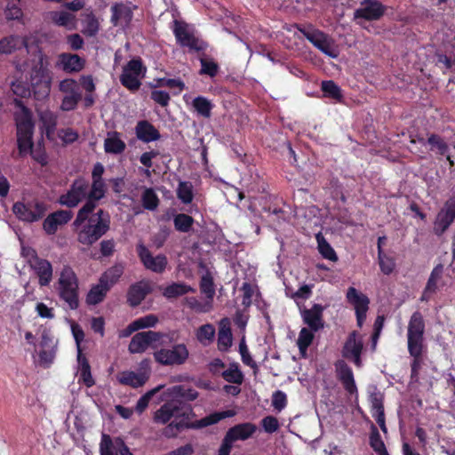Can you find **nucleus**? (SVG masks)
<instances>
[{
  "instance_id": "nucleus-1",
  "label": "nucleus",
  "mask_w": 455,
  "mask_h": 455,
  "mask_svg": "<svg viewBox=\"0 0 455 455\" xmlns=\"http://www.w3.org/2000/svg\"><path fill=\"white\" fill-rule=\"evenodd\" d=\"M18 72H28L30 87L36 100L46 99L51 92L52 74L48 68L49 63L38 46L31 51L27 60L14 61Z\"/></svg>"
},
{
  "instance_id": "nucleus-61",
  "label": "nucleus",
  "mask_w": 455,
  "mask_h": 455,
  "mask_svg": "<svg viewBox=\"0 0 455 455\" xmlns=\"http://www.w3.org/2000/svg\"><path fill=\"white\" fill-rule=\"evenodd\" d=\"M81 99V93H72V94H65L62 102H61V109L64 111H69L74 109L79 100Z\"/></svg>"
},
{
  "instance_id": "nucleus-30",
  "label": "nucleus",
  "mask_w": 455,
  "mask_h": 455,
  "mask_svg": "<svg viewBox=\"0 0 455 455\" xmlns=\"http://www.w3.org/2000/svg\"><path fill=\"white\" fill-rule=\"evenodd\" d=\"M59 63L64 71L71 73L81 71L85 61L76 54L61 53L59 56Z\"/></svg>"
},
{
  "instance_id": "nucleus-56",
  "label": "nucleus",
  "mask_w": 455,
  "mask_h": 455,
  "mask_svg": "<svg viewBox=\"0 0 455 455\" xmlns=\"http://www.w3.org/2000/svg\"><path fill=\"white\" fill-rule=\"evenodd\" d=\"M223 378L231 383L240 384L243 381V374L236 364H231L222 372Z\"/></svg>"
},
{
  "instance_id": "nucleus-2",
  "label": "nucleus",
  "mask_w": 455,
  "mask_h": 455,
  "mask_svg": "<svg viewBox=\"0 0 455 455\" xmlns=\"http://www.w3.org/2000/svg\"><path fill=\"white\" fill-rule=\"evenodd\" d=\"M79 243L91 246L103 236L110 227L109 214L101 209L97 212L92 203L84 204L73 223Z\"/></svg>"
},
{
  "instance_id": "nucleus-36",
  "label": "nucleus",
  "mask_w": 455,
  "mask_h": 455,
  "mask_svg": "<svg viewBox=\"0 0 455 455\" xmlns=\"http://www.w3.org/2000/svg\"><path fill=\"white\" fill-rule=\"evenodd\" d=\"M106 185L103 180H92V186H89L88 200L85 204L92 203L96 208V202L105 196Z\"/></svg>"
},
{
  "instance_id": "nucleus-31",
  "label": "nucleus",
  "mask_w": 455,
  "mask_h": 455,
  "mask_svg": "<svg viewBox=\"0 0 455 455\" xmlns=\"http://www.w3.org/2000/svg\"><path fill=\"white\" fill-rule=\"evenodd\" d=\"M111 22L114 26L126 27L132 20V11L124 4H115L111 7Z\"/></svg>"
},
{
  "instance_id": "nucleus-47",
  "label": "nucleus",
  "mask_w": 455,
  "mask_h": 455,
  "mask_svg": "<svg viewBox=\"0 0 455 455\" xmlns=\"http://www.w3.org/2000/svg\"><path fill=\"white\" fill-rule=\"evenodd\" d=\"M314 331L310 328H302L299 333V337L297 339V345L300 354L305 355L307 353V347L311 345L314 339Z\"/></svg>"
},
{
  "instance_id": "nucleus-41",
  "label": "nucleus",
  "mask_w": 455,
  "mask_h": 455,
  "mask_svg": "<svg viewBox=\"0 0 455 455\" xmlns=\"http://www.w3.org/2000/svg\"><path fill=\"white\" fill-rule=\"evenodd\" d=\"M234 415H235V412L233 411L214 412V413H212V414L203 418L202 419L196 421L194 424V427H198V428L208 427V426L218 423L219 421H220L223 419L233 417Z\"/></svg>"
},
{
  "instance_id": "nucleus-55",
  "label": "nucleus",
  "mask_w": 455,
  "mask_h": 455,
  "mask_svg": "<svg viewBox=\"0 0 455 455\" xmlns=\"http://www.w3.org/2000/svg\"><path fill=\"white\" fill-rule=\"evenodd\" d=\"M162 388H163V386L160 385V386L149 390L144 395H142L137 402V404L135 407L136 411L139 413H142L148 406V403H149L150 400L152 399V397L157 392H159Z\"/></svg>"
},
{
  "instance_id": "nucleus-33",
  "label": "nucleus",
  "mask_w": 455,
  "mask_h": 455,
  "mask_svg": "<svg viewBox=\"0 0 455 455\" xmlns=\"http://www.w3.org/2000/svg\"><path fill=\"white\" fill-rule=\"evenodd\" d=\"M150 292V286L147 283H139L132 285L128 292V302L131 306H138Z\"/></svg>"
},
{
  "instance_id": "nucleus-19",
  "label": "nucleus",
  "mask_w": 455,
  "mask_h": 455,
  "mask_svg": "<svg viewBox=\"0 0 455 455\" xmlns=\"http://www.w3.org/2000/svg\"><path fill=\"white\" fill-rule=\"evenodd\" d=\"M362 338L353 331L347 338L342 349L343 357L349 359L358 367L361 366V353L363 350Z\"/></svg>"
},
{
  "instance_id": "nucleus-3",
  "label": "nucleus",
  "mask_w": 455,
  "mask_h": 455,
  "mask_svg": "<svg viewBox=\"0 0 455 455\" xmlns=\"http://www.w3.org/2000/svg\"><path fill=\"white\" fill-rule=\"evenodd\" d=\"M16 110L14 113L17 144L19 153L21 156L28 154L33 147L34 123L30 110L21 101H15Z\"/></svg>"
},
{
  "instance_id": "nucleus-42",
  "label": "nucleus",
  "mask_w": 455,
  "mask_h": 455,
  "mask_svg": "<svg viewBox=\"0 0 455 455\" xmlns=\"http://www.w3.org/2000/svg\"><path fill=\"white\" fill-rule=\"evenodd\" d=\"M428 144L430 145V149L435 151L437 154L442 156L446 155V158L449 161L451 165H453V161L451 159V156L447 155L449 150L448 144L439 136L432 134L429 136L427 140Z\"/></svg>"
},
{
  "instance_id": "nucleus-27",
  "label": "nucleus",
  "mask_w": 455,
  "mask_h": 455,
  "mask_svg": "<svg viewBox=\"0 0 455 455\" xmlns=\"http://www.w3.org/2000/svg\"><path fill=\"white\" fill-rule=\"evenodd\" d=\"M336 371L344 388L350 394H356L357 387L351 368L344 361H339L336 363Z\"/></svg>"
},
{
  "instance_id": "nucleus-45",
  "label": "nucleus",
  "mask_w": 455,
  "mask_h": 455,
  "mask_svg": "<svg viewBox=\"0 0 455 455\" xmlns=\"http://www.w3.org/2000/svg\"><path fill=\"white\" fill-rule=\"evenodd\" d=\"M191 291L193 289L188 285L182 283H173L164 289L163 295L167 299H174Z\"/></svg>"
},
{
  "instance_id": "nucleus-5",
  "label": "nucleus",
  "mask_w": 455,
  "mask_h": 455,
  "mask_svg": "<svg viewBox=\"0 0 455 455\" xmlns=\"http://www.w3.org/2000/svg\"><path fill=\"white\" fill-rule=\"evenodd\" d=\"M425 322L419 312H414L408 323L407 343L409 354L419 358L423 352Z\"/></svg>"
},
{
  "instance_id": "nucleus-24",
  "label": "nucleus",
  "mask_w": 455,
  "mask_h": 455,
  "mask_svg": "<svg viewBox=\"0 0 455 455\" xmlns=\"http://www.w3.org/2000/svg\"><path fill=\"white\" fill-rule=\"evenodd\" d=\"M72 218L70 211L60 210L50 214L44 221V231L49 235L56 233L58 228L68 222Z\"/></svg>"
},
{
  "instance_id": "nucleus-6",
  "label": "nucleus",
  "mask_w": 455,
  "mask_h": 455,
  "mask_svg": "<svg viewBox=\"0 0 455 455\" xmlns=\"http://www.w3.org/2000/svg\"><path fill=\"white\" fill-rule=\"evenodd\" d=\"M165 403L154 413L153 419L157 424H166L172 418L189 419L194 415L189 404L177 403L172 397L164 395Z\"/></svg>"
},
{
  "instance_id": "nucleus-11",
  "label": "nucleus",
  "mask_w": 455,
  "mask_h": 455,
  "mask_svg": "<svg viewBox=\"0 0 455 455\" xmlns=\"http://www.w3.org/2000/svg\"><path fill=\"white\" fill-rule=\"evenodd\" d=\"M165 337V334L153 331L138 332L132 338L128 346V351L131 354H142L148 347H156L162 345V340Z\"/></svg>"
},
{
  "instance_id": "nucleus-52",
  "label": "nucleus",
  "mask_w": 455,
  "mask_h": 455,
  "mask_svg": "<svg viewBox=\"0 0 455 455\" xmlns=\"http://www.w3.org/2000/svg\"><path fill=\"white\" fill-rule=\"evenodd\" d=\"M173 222L178 231L188 232L191 228L194 220L187 214L180 213L174 217Z\"/></svg>"
},
{
  "instance_id": "nucleus-62",
  "label": "nucleus",
  "mask_w": 455,
  "mask_h": 455,
  "mask_svg": "<svg viewBox=\"0 0 455 455\" xmlns=\"http://www.w3.org/2000/svg\"><path fill=\"white\" fill-rule=\"evenodd\" d=\"M12 91L17 96L27 98L31 95L32 90L28 87L22 81L16 80L12 83Z\"/></svg>"
},
{
  "instance_id": "nucleus-20",
  "label": "nucleus",
  "mask_w": 455,
  "mask_h": 455,
  "mask_svg": "<svg viewBox=\"0 0 455 455\" xmlns=\"http://www.w3.org/2000/svg\"><path fill=\"white\" fill-rule=\"evenodd\" d=\"M29 265L38 277V283L41 286H47L52 279V264L44 259L33 255L29 259Z\"/></svg>"
},
{
  "instance_id": "nucleus-26",
  "label": "nucleus",
  "mask_w": 455,
  "mask_h": 455,
  "mask_svg": "<svg viewBox=\"0 0 455 455\" xmlns=\"http://www.w3.org/2000/svg\"><path fill=\"white\" fill-rule=\"evenodd\" d=\"M149 378V371H143L136 373L132 371H124L116 376L117 381L125 386L137 388L142 387Z\"/></svg>"
},
{
  "instance_id": "nucleus-53",
  "label": "nucleus",
  "mask_w": 455,
  "mask_h": 455,
  "mask_svg": "<svg viewBox=\"0 0 455 455\" xmlns=\"http://www.w3.org/2000/svg\"><path fill=\"white\" fill-rule=\"evenodd\" d=\"M188 306L197 313H208L210 312L213 306L212 300L207 299L205 301H199L195 298H190L187 299Z\"/></svg>"
},
{
  "instance_id": "nucleus-49",
  "label": "nucleus",
  "mask_w": 455,
  "mask_h": 455,
  "mask_svg": "<svg viewBox=\"0 0 455 455\" xmlns=\"http://www.w3.org/2000/svg\"><path fill=\"white\" fill-rule=\"evenodd\" d=\"M142 205L145 209L155 211L159 205V198L153 188H145L141 195Z\"/></svg>"
},
{
  "instance_id": "nucleus-16",
  "label": "nucleus",
  "mask_w": 455,
  "mask_h": 455,
  "mask_svg": "<svg viewBox=\"0 0 455 455\" xmlns=\"http://www.w3.org/2000/svg\"><path fill=\"white\" fill-rule=\"evenodd\" d=\"M138 254L146 268L156 273H163L166 268L168 260L164 255L153 256L143 244L138 246Z\"/></svg>"
},
{
  "instance_id": "nucleus-29",
  "label": "nucleus",
  "mask_w": 455,
  "mask_h": 455,
  "mask_svg": "<svg viewBox=\"0 0 455 455\" xmlns=\"http://www.w3.org/2000/svg\"><path fill=\"white\" fill-rule=\"evenodd\" d=\"M233 344V336L230 328V320L223 318L220 322L218 333V347L220 351H228Z\"/></svg>"
},
{
  "instance_id": "nucleus-44",
  "label": "nucleus",
  "mask_w": 455,
  "mask_h": 455,
  "mask_svg": "<svg viewBox=\"0 0 455 455\" xmlns=\"http://www.w3.org/2000/svg\"><path fill=\"white\" fill-rule=\"evenodd\" d=\"M197 340L204 346H207L212 342L215 337V328L211 323L200 326L196 331Z\"/></svg>"
},
{
  "instance_id": "nucleus-34",
  "label": "nucleus",
  "mask_w": 455,
  "mask_h": 455,
  "mask_svg": "<svg viewBox=\"0 0 455 455\" xmlns=\"http://www.w3.org/2000/svg\"><path fill=\"white\" fill-rule=\"evenodd\" d=\"M125 143L121 140L120 134L113 132H108L104 141V148L107 153L120 154L124 151Z\"/></svg>"
},
{
  "instance_id": "nucleus-38",
  "label": "nucleus",
  "mask_w": 455,
  "mask_h": 455,
  "mask_svg": "<svg viewBox=\"0 0 455 455\" xmlns=\"http://www.w3.org/2000/svg\"><path fill=\"white\" fill-rule=\"evenodd\" d=\"M124 273V266L115 265L108 268L100 278V282L110 289L121 277Z\"/></svg>"
},
{
  "instance_id": "nucleus-63",
  "label": "nucleus",
  "mask_w": 455,
  "mask_h": 455,
  "mask_svg": "<svg viewBox=\"0 0 455 455\" xmlns=\"http://www.w3.org/2000/svg\"><path fill=\"white\" fill-rule=\"evenodd\" d=\"M379 262L380 269L385 275H389L395 268L394 259L385 254H382L380 251L379 254Z\"/></svg>"
},
{
  "instance_id": "nucleus-46",
  "label": "nucleus",
  "mask_w": 455,
  "mask_h": 455,
  "mask_svg": "<svg viewBox=\"0 0 455 455\" xmlns=\"http://www.w3.org/2000/svg\"><path fill=\"white\" fill-rule=\"evenodd\" d=\"M192 106L198 115L209 118L211 116V112L213 108L212 103L203 96H198L195 98L192 101Z\"/></svg>"
},
{
  "instance_id": "nucleus-57",
  "label": "nucleus",
  "mask_w": 455,
  "mask_h": 455,
  "mask_svg": "<svg viewBox=\"0 0 455 455\" xmlns=\"http://www.w3.org/2000/svg\"><path fill=\"white\" fill-rule=\"evenodd\" d=\"M132 322L134 328L139 331L141 329L151 328L156 326V324L158 323V317L155 315L150 314L140 317Z\"/></svg>"
},
{
  "instance_id": "nucleus-8",
  "label": "nucleus",
  "mask_w": 455,
  "mask_h": 455,
  "mask_svg": "<svg viewBox=\"0 0 455 455\" xmlns=\"http://www.w3.org/2000/svg\"><path fill=\"white\" fill-rule=\"evenodd\" d=\"M256 430L257 427L250 422L238 424L229 428L221 442L218 455H230L235 442L249 439Z\"/></svg>"
},
{
  "instance_id": "nucleus-37",
  "label": "nucleus",
  "mask_w": 455,
  "mask_h": 455,
  "mask_svg": "<svg viewBox=\"0 0 455 455\" xmlns=\"http://www.w3.org/2000/svg\"><path fill=\"white\" fill-rule=\"evenodd\" d=\"M77 360L79 363V380L83 381L88 387H92L95 382L91 373V367L87 359L82 356L81 350L77 355Z\"/></svg>"
},
{
  "instance_id": "nucleus-39",
  "label": "nucleus",
  "mask_w": 455,
  "mask_h": 455,
  "mask_svg": "<svg viewBox=\"0 0 455 455\" xmlns=\"http://www.w3.org/2000/svg\"><path fill=\"white\" fill-rule=\"evenodd\" d=\"M82 33L86 36H94L100 30V22L92 12L84 14Z\"/></svg>"
},
{
  "instance_id": "nucleus-35",
  "label": "nucleus",
  "mask_w": 455,
  "mask_h": 455,
  "mask_svg": "<svg viewBox=\"0 0 455 455\" xmlns=\"http://www.w3.org/2000/svg\"><path fill=\"white\" fill-rule=\"evenodd\" d=\"M443 275V266H436L431 272L427 285L424 289L421 300H427L429 297L435 292L437 289V283Z\"/></svg>"
},
{
  "instance_id": "nucleus-58",
  "label": "nucleus",
  "mask_w": 455,
  "mask_h": 455,
  "mask_svg": "<svg viewBox=\"0 0 455 455\" xmlns=\"http://www.w3.org/2000/svg\"><path fill=\"white\" fill-rule=\"evenodd\" d=\"M201 291L204 293L207 299L212 300V298L215 293V289L213 285V280L210 274L204 275L200 283Z\"/></svg>"
},
{
  "instance_id": "nucleus-13",
  "label": "nucleus",
  "mask_w": 455,
  "mask_h": 455,
  "mask_svg": "<svg viewBox=\"0 0 455 455\" xmlns=\"http://www.w3.org/2000/svg\"><path fill=\"white\" fill-rule=\"evenodd\" d=\"M89 193V183L84 180L79 179L75 180L70 189L62 195L59 202L67 207H76L79 203L87 199Z\"/></svg>"
},
{
  "instance_id": "nucleus-32",
  "label": "nucleus",
  "mask_w": 455,
  "mask_h": 455,
  "mask_svg": "<svg viewBox=\"0 0 455 455\" xmlns=\"http://www.w3.org/2000/svg\"><path fill=\"white\" fill-rule=\"evenodd\" d=\"M137 138L143 142H151L160 138L159 132L148 121H140L135 127Z\"/></svg>"
},
{
  "instance_id": "nucleus-14",
  "label": "nucleus",
  "mask_w": 455,
  "mask_h": 455,
  "mask_svg": "<svg viewBox=\"0 0 455 455\" xmlns=\"http://www.w3.org/2000/svg\"><path fill=\"white\" fill-rule=\"evenodd\" d=\"M347 299L354 306L357 325L361 327L366 319V313L369 309L370 299L366 295L358 291L354 287L348 288L347 291Z\"/></svg>"
},
{
  "instance_id": "nucleus-17",
  "label": "nucleus",
  "mask_w": 455,
  "mask_h": 455,
  "mask_svg": "<svg viewBox=\"0 0 455 455\" xmlns=\"http://www.w3.org/2000/svg\"><path fill=\"white\" fill-rule=\"evenodd\" d=\"M455 220V195L450 197L439 212L435 223L436 234H443Z\"/></svg>"
},
{
  "instance_id": "nucleus-21",
  "label": "nucleus",
  "mask_w": 455,
  "mask_h": 455,
  "mask_svg": "<svg viewBox=\"0 0 455 455\" xmlns=\"http://www.w3.org/2000/svg\"><path fill=\"white\" fill-rule=\"evenodd\" d=\"M323 307L315 304L311 308H300V315L305 324L312 331H317L323 327Z\"/></svg>"
},
{
  "instance_id": "nucleus-43",
  "label": "nucleus",
  "mask_w": 455,
  "mask_h": 455,
  "mask_svg": "<svg viewBox=\"0 0 455 455\" xmlns=\"http://www.w3.org/2000/svg\"><path fill=\"white\" fill-rule=\"evenodd\" d=\"M40 121L43 124L46 136L50 138L55 131L57 125V116L50 110H44L40 113Z\"/></svg>"
},
{
  "instance_id": "nucleus-64",
  "label": "nucleus",
  "mask_w": 455,
  "mask_h": 455,
  "mask_svg": "<svg viewBox=\"0 0 455 455\" xmlns=\"http://www.w3.org/2000/svg\"><path fill=\"white\" fill-rule=\"evenodd\" d=\"M59 89L65 94L77 93L79 92L76 82L73 79H64L59 84Z\"/></svg>"
},
{
  "instance_id": "nucleus-18",
  "label": "nucleus",
  "mask_w": 455,
  "mask_h": 455,
  "mask_svg": "<svg viewBox=\"0 0 455 455\" xmlns=\"http://www.w3.org/2000/svg\"><path fill=\"white\" fill-rule=\"evenodd\" d=\"M173 32L177 41L182 45L192 50L200 51L204 48V44L197 39L189 30L188 25L174 21Z\"/></svg>"
},
{
  "instance_id": "nucleus-28",
  "label": "nucleus",
  "mask_w": 455,
  "mask_h": 455,
  "mask_svg": "<svg viewBox=\"0 0 455 455\" xmlns=\"http://www.w3.org/2000/svg\"><path fill=\"white\" fill-rule=\"evenodd\" d=\"M50 19L55 25L63 27L68 30H76L77 28L76 16L68 11L61 10L51 12Z\"/></svg>"
},
{
  "instance_id": "nucleus-51",
  "label": "nucleus",
  "mask_w": 455,
  "mask_h": 455,
  "mask_svg": "<svg viewBox=\"0 0 455 455\" xmlns=\"http://www.w3.org/2000/svg\"><path fill=\"white\" fill-rule=\"evenodd\" d=\"M370 445L378 455L387 452L385 443L382 441L378 429L375 427H371V433L370 435Z\"/></svg>"
},
{
  "instance_id": "nucleus-25",
  "label": "nucleus",
  "mask_w": 455,
  "mask_h": 455,
  "mask_svg": "<svg viewBox=\"0 0 455 455\" xmlns=\"http://www.w3.org/2000/svg\"><path fill=\"white\" fill-rule=\"evenodd\" d=\"M163 395L172 397L177 403L188 404L186 402H192L198 397V392L185 386H173L169 387Z\"/></svg>"
},
{
  "instance_id": "nucleus-40",
  "label": "nucleus",
  "mask_w": 455,
  "mask_h": 455,
  "mask_svg": "<svg viewBox=\"0 0 455 455\" xmlns=\"http://www.w3.org/2000/svg\"><path fill=\"white\" fill-rule=\"evenodd\" d=\"M109 289L102 283H99L92 286L86 296V303L88 305H97L106 297Z\"/></svg>"
},
{
  "instance_id": "nucleus-10",
  "label": "nucleus",
  "mask_w": 455,
  "mask_h": 455,
  "mask_svg": "<svg viewBox=\"0 0 455 455\" xmlns=\"http://www.w3.org/2000/svg\"><path fill=\"white\" fill-rule=\"evenodd\" d=\"M153 356L161 365L174 366L184 364L188 359L189 352L185 344L179 343L171 347L156 350Z\"/></svg>"
},
{
  "instance_id": "nucleus-9",
  "label": "nucleus",
  "mask_w": 455,
  "mask_h": 455,
  "mask_svg": "<svg viewBox=\"0 0 455 455\" xmlns=\"http://www.w3.org/2000/svg\"><path fill=\"white\" fill-rule=\"evenodd\" d=\"M147 68L143 65L140 59L130 60L124 68L120 76L121 84L129 91L137 92L141 80L145 77Z\"/></svg>"
},
{
  "instance_id": "nucleus-50",
  "label": "nucleus",
  "mask_w": 455,
  "mask_h": 455,
  "mask_svg": "<svg viewBox=\"0 0 455 455\" xmlns=\"http://www.w3.org/2000/svg\"><path fill=\"white\" fill-rule=\"evenodd\" d=\"M318 250L322 256L329 260L337 261L338 257L332 247L327 243L320 234L316 235Z\"/></svg>"
},
{
  "instance_id": "nucleus-12",
  "label": "nucleus",
  "mask_w": 455,
  "mask_h": 455,
  "mask_svg": "<svg viewBox=\"0 0 455 455\" xmlns=\"http://www.w3.org/2000/svg\"><path fill=\"white\" fill-rule=\"evenodd\" d=\"M47 208L38 200H33L27 204L17 202L13 204L12 212L16 217L23 221L34 222L43 218Z\"/></svg>"
},
{
  "instance_id": "nucleus-60",
  "label": "nucleus",
  "mask_w": 455,
  "mask_h": 455,
  "mask_svg": "<svg viewBox=\"0 0 455 455\" xmlns=\"http://www.w3.org/2000/svg\"><path fill=\"white\" fill-rule=\"evenodd\" d=\"M239 352H240L242 361L243 362V363H245L246 365H248L253 369H257V364L249 353L248 347L245 343L244 336H243L241 339V341L239 344Z\"/></svg>"
},
{
  "instance_id": "nucleus-23",
  "label": "nucleus",
  "mask_w": 455,
  "mask_h": 455,
  "mask_svg": "<svg viewBox=\"0 0 455 455\" xmlns=\"http://www.w3.org/2000/svg\"><path fill=\"white\" fill-rule=\"evenodd\" d=\"M24 46L27 49L28 57H30L31 51L35 49L36 45L28 46L27 38H23L18 36H9L0 40V54H12L16 50Z\"/></svg>"
},
{
  "instance_id": "nucleus-22",
  "label": "nucleus",
  "mask_w": 455,
  "mask_h": 455,
  "mask_svg": "<svg viewBox=\"0 0 455 455\" xmlns=\"http://www.w3.org/2000/svg\"><path fill=\"white\" fill-rule=\"evenodd\" d=\"M385 12V7L378 1L365 0L360 8L355 12V18H363L367 20H379Z\"/></svg>"
},
{
  "instance_id": "nucleus-48",
  "label": "nucleus",
  "mask_w": 455,
  "mask_h": 455,
  "mask_svg": "<svg viewBox=\"0 0 455 455\" xmlns=\"http://www.w3.org/2000/svg\"><path fill=\"white\" fill-rule=\"evenodd\" d=\"M176 194L183 204H190L194 198L193 185L188 181H180Z\"/></svg>"
},
{
  "instance_id": "nucleus-15",
  "label": "nucleus",
  "mask_w": 455,
  "mask_h": 455,
  "mask_svg": "<svg viewBox=\"0 0 455 455\" xmlns=\"http://www.w3.org/2000/svg\"><path fill=\"white\" fill-rule=\"evenodd\" d=\"M133 455L129 447L120 437L112 439L108 435L102 434L100 443V455Z\"/></svg>"
},
{
  "instance_id": "nucleus-4",
  "label": "nucleus",
  "mask_w": 455,
  "mask_h": 455,
  "mask_svg": "<svg viewBox=\"0 0 455 455\" xmlns=\"http://www.w3.org/2000/svg\"><path fill=\"white\" fill-rule=\"evenodd\" d=\"M78 278L74 269L64 266L58 275L56 290L60 298L64 300L72 310L79 307Z\"/></svg>"
},
{
  "instance_id": "nucleus-59",
  "label": "nucleus",
  "mask_w": 455,
  "mask_h": 455,
  "mask_svg": "<svg viewBox=\"0 0 455 455\" xmlns=\"http://www.w3.org/2000/svg\"><path fill=\"white\" fill-rule=\"evenodd\" d=\"M371 409L372 417L384 414L383 399L379 394H372L370 396Z\"/></svg>"
},
{
  "instance_id": "nucleus-7",
  "label": "nucleus",
  "mask_w": 455,
  "mask_h": 455,
  "mask_svg": "<svg viewBox=\"0 0 455 455\" xmlns=\"http://www.w3.org/2000/svg\"><path fill=\"white\" fill-rule=\"evenodd\" d=\"M299 31L315 48L321 51L323 54L332 59L338 58L339 54V46L331 36L314 28H303L299 29Z\"/></svg>"
},
{
  "instance_id": "nucleus-54",
  "label": "nucleus",
  "mask_w": 455,
  "mask_h": 455,
  "mask_svg": "<svg viewBox=\"0 0 455 455\" xmlns=\"http://www.w3.org/2000/svg\"><path fill=\"white\" fill-rule=\"evenodd\" d=\"M322 90L326 97L339 100L342 98L340 88L333 81H323Z\"/></svg>"
}]
</instances>
